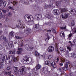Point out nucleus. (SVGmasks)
<instances>
[{
  "label": "nucleus",
  "instance_id": "nucleus-1",
  "mask_svg": "<svg viewBox=\"0 0 76 76\" xmlns=\"http://www.w3.org/2000/svg\"><path fill=\"white\" fill-rule=\"evenodd\" d=\"M61 60L63 63L65 64L64 67H63L64 71V70H68L69 68H68V64H67V60L64 61V58L61 59Z\"/></svg>",
  "mask_w": 76,
  "mask_h": 76
},
{
  "label": "nucleus",
  "instance_id": "nucleus-2",
  "mask_svg": "<svg viewBox=\"0 0 76 76\" xmlns=\"http://www.w3.org/2000/svg\"><path fill=\"white\" fill-rule=\"evenodd\" d=\"M20 75H22L25 74L24 70H26V68L25 67L22 66L20 68Z\"/></svg>",
  "mask_w": 76,
  "mask_h": 76
},
{
  "label": "nucleus",
  "instance_id": "nucleus-3",
  "mask_svg": "<svg viewBox=\"0 0 76 76\" xmlns=\"http://www.w3.org/2000/svg\"><path fill=\"white\" fill-rule=\"evenodd\" d=\"M54 48L53 46H50L49 47L48 49V51L49 53H52L54 51Z\"/></svg>",
  "mask_w": 76,
  "mask_h": 76
},
{
  "label": "nucleus",
  "instance_id": "nucleus-4",
  "mask_svg": "<svg viewBox=\"0 0 76 76\" xmlns=\"http://www.w3.org/2000/svg\"><path fill=\"white\" fill-rule=\"evenodd\" d=\"M28 22H32L34 20V17L32 15H29L27 17Z\"/></svg>",
  "mask_w": 76,
  "mask_h": 76
},
{
  "label": "nucleus",
  "instance_id": "nucleus-5",
  "mask_svg": "<svg viewBox=\"0 0 76 76\" xmlns=\"http://www.w3.org/2000/svg\"><path fill=\"white\" fill-rule=\"evenodd\" d=\"M0 41H5L6 42L8 41L6 37L4 35H1L0 37Z\"/></svg>",
  "mask_w": 76,
  "mask_h": 76
},
{
  "label": "nucleus",
  "instance_id": "nucleus-6",
  "mask_svg": "<svg viewBox=\"0 0 76 76\" xmlns=\"http://www.w3.org/2000/svg\"><path fill=\"white\" fill-rule=\"evenodd\" d=\"M53 13L54 15H60V11L58 10H53Z\"/></svg>",
  "mask_w": 76,
  "mask_h": 76
},
{
  "label": "nucleus",
  "instance_id": "nucleus-7",
  "mask_svg": "<svg viewBox=\"0 0 76 76\" xmlns=\"http://www.w3.org/2000/svg\"><path fill=\"white\" fill-rule=\"evenodd\" d=\"M51 65V66L53 68V69H54L56 67H57V65H56V63L55 62H53L52 63L50 64Z\"/></svg>",
  "mask_w": 76,
  "mask_h": 76
},
{
  "label": "nucleus",
  "instance_id": "nucleus-8",
  "mask_svg": "<svg viewBox=\"0 0 76 76\" xmlns=\"http://www.w3.org/2000/svg\"><path fill=\"white\" fill-rule=\"evenodd\" d=\"M3 6L4 7L5 6H6V2H5V1H3L1 0H0V4L1 6H2V5H3Z\"/></svg>",
  "mask_w": 76,
  "mask_h": 76
},
{
  "label": "nucleus",
  "instance_id": "nucleus-9",
  "mask_svg": "<svg viewBox=\"0 0 76 76\" xmlns=\"http://www.w3.org/2000/svg\"><path fill=\"white\" fill-rule=\"evenodd\" d=\"M7 55H3V57L1 59V61H3V62H4V60H7Z\"/></svg>",
  "mask_w": 76,
  "mask_h": 76
},
{
  "label": "nucleus",
  "instance_id": "nucleus-10",
  "mask_svg": "<svg viewBox=\"0 0 76 76\" xmlns=\"http://www.w3.org/2000/svg\"><path fill=\"white\" fill-rule=\"evenodd\" d=\"M42 70L44 74H47L48 73L47 68L44 67L42 69Z\"/></svg>",
  "mask_w": 76,
  "mask_h": 76
},
{
  "label": "nucleus",
  "instance_id": "nucleus-11",
  "mask_svg": "<svg viewBox=\"0 0 76 76\" xmlns=\"http://www.w3.org/2000/svg\"><path fill=\"white\" fill-rule=\"evenodd\" d=\"M23 60L25 61H29V57L27 56H24L23 57Z\"/></svg>",
  "mask_w": 76,
  "mask_h": 76
},
{
  "label": "nucleus",
  "instance_id": "nucleus-12",
  "mask_svg": "<svg viewBox=\"0 0 76 76\" xmlns=\"http://www.w3.org/2000/svg\"><path fill=\"white\" fill-rule=\"evenodd\" d=\"M31 31V30L30 29L27 28L26 29V30L24 32L26 34H29V33H30Z\"/></svg>",
  "mask_w": 76,
  "mask_h": 76
},
{
  "label": "nucleus",
  "instance_id": "nucleus-13",
  "mask_svg": "<svg viewBox=\"0 0 76 76\" xmlns=\"http://www.w3.org/2000/svg\"><path fill=\"white\" fill-rule=\"evenodd\" d=\"M60 50L61 53H64V52H65V51H66V48H64L61 47L60 48Z\"/></svg>",
  "mask_w": 76,
  "mask_h": 76
},
{
  "label": "nucleus",
  "instance_id": "nucleus-14",
  "mask_svg": "<svg viewBox=\"0 0 76 76\" xmlns=\"http://www.w3.org/2000/svg\"><path fill=\"white\" fill-rule=\"evenodd\" d=\"M3 63L4 62H3V61H1L0 64V70L1 69H3Z\"/></svg>",
  "mask_w": 76,
  "mask_h": 76
},
{
  "label": "nucleus",
  "instance_id": "nucleus-15",
  "mask_svg": "<svg viewBox=\"0 0 76 76\" xmlns=\"http://www.w3.org/2000/svg\"><path fill=\"white\" fill-rule=\"evenodd\" d=\"M65 54H66V55H68L69 56V57H72L73 56V53H70L69 54V52L68 51L66 52Z\"/></svg>",
  "mask_w": 76,
  "mask_h": 76
},
{
  "label": "nucleus",
  "instance_id": "nucleus-16",
  "mask_svg": "<svg viewBox=\"0 0 76 76\" xmlns=\"http://www.w3.org/2000/svg\"><path fill=\"white\" fill-rule=\"evenodd\" d=\"M66 60L67 61V64H69V67H71L72 68L73 67V65H72L71 63H70V61H68V60H66L65 59H64V61H65Z\"/></svg>",
  "mask_w": 76,
  "mask_h": 76
},
{
  "label": "nucleus",
  "instance_id": "nucleus-17",
  "mask_svg": "<svg viewBox=\"0 0 76 76\" xmlns=\"http://www.w3.org/2000/svg\"><path fill=\"white\" fill-rule=\"evenodd\" d=\"M14 72L15 75L18 73V68L17 67H14Z\"/></svg>",
  "mask_w": 76,
  "mask_h": 76
},
{
  "label": "nucleus",
  "instance_id": "nucleus-18",
  "mask_svg": "<svg viewBox=\"0 0 76 76\" xmlns=\"http://www.w3.org/2000/svg\"><path fill=\"white\" fill-rule=\"evenodd\" d=\"M71 12H72V14L73 15H76V11L75 10H71Z\"/></svg>",
  "mask_w": 76,
  "mask_h": 76
},
{
  "label": "nucleus",
  "instance_id": "nucleus-19",
  "mask_svg": "<svg viewBox=\"0 0 76 76\" xmlns=\"http://www.w3.org/2000/svg\"><path fill=\"white\" fill-rule=\"evenodd\" d=\"M36 68L37 70H38V69H40L41 68V65L39 64H37L36 67Z\"/></svg>",
  "mask_w": 76,
  "mask_h": 76
},
{
  "label": "nucleus",
  "instance_id": "nucleus-20",
  "mask_svg": "<svg viewBox=\"0 0 76 76\" xmlns=\"http://www.w3.org/2000/svg\"><path fill=\"white\" fill-rule=\"evenodd\" d=\"M63 58H62V57H60V58L58 57L57 58V61H56V63H58V61H59V60H61V63H63L62 61H61V59H63Z\"/></svg>",
  "mask_w": 76,
  "mask_h": 76
},
{
  "label": "nucleus",
  "instance_id": "nucleus-21",
  "mask_svg": "<svg viewBox=\"0 0 76 76\" xmlns=\"http://www.w3.org/2000/svg\"><path fill=\"white\" fill-rule=\"evenodd\" d=\"M68 16H69V15H68V14H65L64 15V16L62 15V17L64 19H66V18H67Z\"/></svg>",
  "mask_w": 76,
  "mask_h": 76
},
{
  "label": "nucleus",
  "instance_id": "nucleus-22",
  "mask_svg": "<svg viewBox=\"0 0 76 76\" xmlns=\"http://www.w3.org/2000/svg\"><path fill=\"white\" fill-rule=\"evenodd\" d=\"M45 64H47L48 66H50L51 64V62L50 61H46L45 62Z\"/></svg>",
  "mask_w": 76,
  "mask_h": 76
},
{
  "label": "nucleus",
  "instance_id": "nucleus-23",
  "mask_svg": "<svg viewBox=\"0 0 76 76\" xmlns=\"http://www.w3.org/2000/svg\"><path fill=\"white\" fill-rule=\"evenodd\" d=\"M15 52H16V50H13V51H10L9 52V53L10 54H15Z\"/></svg>",
  "mask_w": 76,
  "mask_h": 76
},
{
  "label": "nucleus",
  "instance_id": "nucleus-24",
  "mask_svg": "<svg viewBox=\"0 0 76 76\" xmlns=\"http://www.w3.org/2000/svg\"><path fill=\"white\" fill-rule=\"evenodd\" d=\"M12 73V72L11 71H10L9 72H7L6 71H5L4 72L5 74H6L7 75H9V76L11 75V73Z\"/></svg>",
  "mask_w": 76,
  "mask_h": 76
},
{
  "label": "nucleus",
  "instance_id": "nucleus-25",
  "mask_svg": "<svg viewBox=\"0 0 76 76\" xmlns=\"http://www.w3.org/2000/svg\"><path fill=\"white\" fill-rule=\"evenodd\" d=\"M47 18L49 19H52L53 18V17L51 15H47Z\"/></svg>",
  "mask_w": 76,
  "mask_h": 76
},
{
  "label": "nucleus",
  "instance_id": "nucleus-26",
  "mask_svg": "<svg viewBox=\"0 0 76 76\" xmlns=\"http://www.w3.org/2000/svg\"><path fill=\"white\" fill-rule=\"evenodd\" d=\"M34 50V47L29 46L27 50V51H32Z\"/></svg>",
  "mask_w": 76,
  "mask_h": 76
},
{
  "label": "nucleus",
  "instance_id": "nucleus-27",
  "mask_svg": "<svg viewBox=\"0 0 76 76\" xmlns=\"http://www.w3.org/2000/svg\"><path fill=\"white\" fill-rule=\"evenodd\" d=\"M61 13H63V12H66V11H67V9L65 8L61 9Z\"/></svg>",
  "mask_w": 76,
  "mask_h": 76
},
{
  "label": "nucleus",
  "instance_id": "nucleus-28",
  "mask_svg": "<svg viewBox=\"0 0 76 76\" xmlns=\"http://www.w3.org/2000/svg\"><path fill=\"white\" fill-rule=\"evenodd\" d=\"M60 35L62 37H64L65 35H64V32L62 31L61 32Z\"/></svg>",
  "mask_w": 76,
  "mask_h": 76
},
{
  "label": "nucleus",
  "instance_id": "nucleus-29",
  "mask_svg": "<svg viewBox=\"0 0 76 76\" xmlns=\"http://www.w3.org/2000/svg\"><path fill=\"white\" fill-rule=\"evenodd\" d=\"M14 34V32L13 31H11L9 33V35L11 37H13V34Z\"/></svg>",
  "mask_w": 76,
  "mask_h": 76
},
{
  "label": "nucleus",
  "instance_id": "nucleus-30",
  "mask_svg": "<svg viewBox=\"0 0 76 76\" xmlns=\"http://www.w3.org/2000/svg\"><path fill=\"white\" fill-rule=\"evenodd\" d=\"M72 36V34L71 33L69 34L68 37V39H71V37Z\"/></svg>",
  "mask_w": 76,
  "mask_h": 76
},
{
  "label": "nucleus",
  "instance_id": "nucleus-31",
  "mask_svg": "<svg viewBox=\"0 0 76 76\" xmlns=\"http://www.w3.org/2000/svg\"><path fill=\"white\" fill-rule=\"evenodd\" d=\"M35 56L36 57H39V53L37 51H35Z\"/></svg>",
  "mask_w": 76,
  "mask_h": 76
},
{
  "label": "nucleus",
  "instance_id": "nucleus-32",
  "mask_svg": "<svg viewBox=\"0 0 76 76\" xmlns=\"http://www.w3.org/2000/svg\"><path fill=\"white\" fill-rule=\"evenodd\" d=\"M37 18L38 20L41 19L42 18V15H39L38 16H37Z\"/></svg>",
  "mask_w": 76,
  "mask_h": 76
},
{
  "label": "nucleus",
  "instance_id": "nucleus-33",
  "mask_svg": "<svg viewBox=\"0 0 76 76\" xmlns=\"http://www.w3.org/2000/svg\"><path fill=\"white\" fill-rule=\"evenodd\" d=\"M39 27V24H37L35 25V28H36V29H38V28Z\"/></svg>",
  "mask_w": 76,
  "mask_h": 76
},
{
  "label": "nucleus",
  "instance_id": "nucleus-34",
  "mask_svg": "<svg viewBox=\"0 0 76 76\" xmlns=\"http://www.w3.org/2000/svg\"><path fill=\"white\" fill-rule=\"evenodd\" d=\"M25 47L26 49V50H28V49L29 48V45H28V44H27L25 46Z\"/></svg>",
  "mask_w": 76,
  "mask_h": 76
},
{
  "label": "nucleus",
  "instance_id": "nucleus-35",
  "mask_svg": "<svg viewBox=\"0 0 76 76\" xmlns=\"http://www.w3.org/2000/svg\"><path fill=\"white\" fill-rule=\"evenodd\" d=\"M17 61H18L17 58H16L14 57L13 58V61L14 62H16Z\"/></svg>",
  "mask_w": 76,
  "mask_h": 76
},
{
  "label": "nucleus",
  "instance_id": "nucleus-36",
  "mask_svg": "<svg viewBox=\"0 0 76 76\" xmlns=\"http://www.w3.org/2000/svg\"><path fill=\"white\" fill-rule=\"evenodd\" d=\"M16 53L18 54H22V51L18 50L16 52Z\"/></svg>",
  "mask_w": 76,
  "mask_h": 76
},
{
  "label": "nucleus",
  "instance_id": "nucleus-37",
  "mask_svg": "<svg viewBox=\"0 0 76 76\" xmlns=\"http://www.w3.org/2000/svg\"><path fill=\"white\" fill-rule=\"evenodd\" d=\"M8 57L9 61H10V63H12V58H10V56H8Z\"/></svg>",
  "mask_w": 76,
  "mask_h": 76
},
{
  "label": "nucleus",
  "instance_id": "nucleus-38",
  "mask_svg": "<svg viewBox=\"0 0 76 76\" xmlns=\"http://www.w3.org/2000/svg\"><path fill=\"white\" fill-rule=\"evenodd\" d=\"M45 25H49V26H51V23L50 22H48L47 23H45Z\"/></svg>",
  "mask_w": 76,
  "mask_h": 76
},
{
  "label": "nucleus",
  "instance_id": "nucleus-39",
  "mask_svg": "<svg viewBox=\"0 0 76 76\" xmlns=\"http://www.w3.org/2000/svg\"><path fill=\"white\" fill-rule=\"evenodd\" d=\"M59 70V71H61V72H64V69H63V67H62L61 68H59L58 69Z\"/></svg>",
  "mask_w": 76,
  "mask_h": 76
},
{
  "label": "nucleus",
  "instance_id": "nucleus-40",
  "mask_svg": "<svg viewBox=\"0 0 76 76\" xmlns=\"http://www.w3.org/2000/svg\"><path fill=\"white\" fill-rule=\"evenodd\" d=\"M72 58H76V54L75 53H72Z\"/></svg>",
  "mask_w": 76,
  "mask_h": 76
},
{
  "label": "nucleus",
  "instance_id": "nucleus-41",
  "mask_svg": "<svg viewBox=\"0 0 76 76\" xmlns=\"http://www.w3.org/2000/svg\"><path fill=\"white\" fill-rule=\"evenodd\" d=\"M9 45H10L11 47H12L13 45V42H10L9 43Z\"/></svg>",
  "mask_w": 76,
  "mask_h": 76
},
{
  "label": "nucleus",
  "instance_id": "nucleus-42",
  "mask_svg": "<svg viewBox=\"0 0 76 76\" xmlns=\"http://www.w3.org/2000/svg\"><path fill=\"white\" fill-rule=\"evenodd\" d=\"M12 4L14 5V6H15V4H17V2H16V1H14L13 2Z\"/></svg>",
  "mask_w": 76,
  "mask_h": 76
},
{
  "label": "nucleus",
  "instance_id": "nucleus-43",
  "mask_svg": "<svg viewBox=\"0 0 76 76\" xmlns=\"http://www.w3.org/2000/svg\"><path fill=\"white\" fill-rule=\"evenodd\" d=\"M66 26H65V27H62L60 28L61 29H66Z\"/></svg>",
  "mask_w": 76,
  "mask_h": 76
},
{
  "label": "nucleus",
  "instance_id": "nucleus-44",
  "mask_svg": "<svg viewBox=\"0 0 76 76\" xmlns=\"http://www.w3.org/2000/svg\"><path fill=\"white\" fill-rule=\"evenodd\" d=\"M27 17H28V15H25V16H24V18H25V20L26 21H28L27 19H26V18H27Z\"/></svg>",
  "mask_w": 76,
  "mask_h": 76
},
{
  "label": "nucleus",
  "instance_id": "nucleus-45",
  "mask_svg": "<svg viewBox=\"0 0 76 76\" xmlns=\"http://www.w3.org/2000/svg\"><path fill=\"white\" fill-rule=\"evenodd\" d=\"M67 48L69 51L72 50V48L70 47H67Z\"/></svg>",
  "mask_w": 76,
  "mask_h": 76
},
{
  "label": "nucleus",
  "instance_id": "nucleus-46",
  "mask_svg": "<svg viewBox=\"0 0 76 76\" xmlns=\"http://www.w3.org/2000/svg\"><path fill=\"white\" fill-rule=\"evenodd\" d=\"M50 3L51 4H53V3H54V0H50Z\"/></svg>",
  "mask_w": 76,
  "mask_h": 76
},
{
  "label": "nucleus",
  "instance_id": "nucleus-47",
  "mask_svg": "<svg viewBox=\"0 0 76 76\" xmlns=\"http://www.w3.org/2000/svg\"><path fill=\"white\" fill-rule=\"evenodd\" d=\"M42 57V58L45 59V55H41Z\"/></svg>",
  "mask_w": 76,
  "mask_h": 76
},
{
  "label": "nucleus",
  "instance_id": "nucleus-48",
  "mask_svg": "<svg viewBox=\"0 0 76 76\" xmlns=\"http://www.w3.org/2000/svg\"><path fill=\"white\" fill-rule=\"evenodd\" d=\"M18 51H23V49L22 48H18Z\"/></svg>",
  "mask_w": 76,
  "mask_h": 76
},
{
  "label": "nucleus",
  "instance_id": "nucleus-49",
  "mask_svg": "<svg viewBox=\"0 0 76 76\" xmlns=\"http://www.w3.org/2000/svg\"><path fill=\"white\" fill-rule=\"evenodd\" d=\"M7 60L6 61H7V63L8 64H9V63H10V61H9V59H7L6 60Z\"/></svg>",
  "mask_w": 76,
  "mask_h": 76
},
{
  "label": "nucleus",
  "instance_id": "nucleus-50",
  "mask_svg": "<svg viewBox=\"0 0 76 76\" xmlns=\"http://www.w3.org/2000/svg\"><path fill=\"white\" fill-rule=\"evenodd\" d=\"M52 4H50L49 5L47 6V7H52Z\"/></svg>",
  "mask_w": 76,
  "mask_h": 76
},
{
  "label": "nucleus",
  "instance_id": "nucleus-51",
  "mask_svg": "<svg viewBox=\"0 0 76 76\" xmlns=\"http://www.w3.org/2000/svg\"><path fill=\"white\" fill-rule=\"evenodd\" d=\"M15 38L17 39H21V37L19 36H15Z\"/></svg>",
  "mask_w": 76,
  "mask_h": 76
},
{
  "label": "nucleus",
  "instance_id": "nucleus-52",
  "mask_svg": "<svg viewBox=\"0 0 76 76\" xmlns=\"http://www.w3.org/2000/svg\"><path fill=\"white\" fill-rule=\"evenodd\" d=\"M75 23V21L73 20L72 21L71 25H72V26H74V24Z\"/></svg>",
  "mask_w": 76,
  "mask_h": 76
},
{
  "label": "nucleus",
  "instance_id": "nucleus-53",
  "mask_svg": "<svg viewBox=\"0 0 76 76\" xmlns=\"http://www.w3.org/2000/svg\"><path fill=\"white\" fill-rule=\"evenodd\" d=\"M60 1H57L56 2V5H57V6H58V4H60Z\"/></svg>",
  "mask_w": 76,
  "mask_h": 76
},
{
  "label": "nucleus",
  "instance_id": "nucleus-54",
  "mask_svg": "<svg viewBox=\"0 0 76 76\" xmlns=\"http://www.w3.org/2000/svg\"><path fill=\"white\" fill-rule=\"evenodd\" d=\"M19 26L20 28H22V24H19Z\"/></svg>",
  "mask_w": 76,
  "mask_h": 76
},
{
  "label": "nucleus",
  "instance_id": "nucleus-55",
  "mask_svg": "<svg viewBox=\"0 0 76 76\" xmlns=\"http://www.w3.org/2000/svg\"><path fill=\"white\" fill-rule=\"evenodd\" d=\"M8 15L9 16H12V13L10 12H9L8 14Z\"/></svg>",
  "mask_w": 76,
  "mask_h": 76
},
{
  "label": "nucleus",
  "instance_id": "nucleus-56",
  "mask_svg": "<svg viewBox=\"0 0 76 76\" xmlns=\"http://www.w3.org/2000/svg\"><path fill=\"white\" fill-rule=\"evenodd\" d=\"M56 52H57V53H60V51H58V49H57L56 50Z\"/></svg>",
  "mask_w": 76,
  "mask_h": 76
},
{
  "label": "nucleus",
  "instance_id": "nucleus-57",
  "mask_svg": "<svg viewBox=\"0 0 76 76\" xmlns=\"http://www.w3.org/2000/svg\"><path fill=\"white\" fill-rule=\"evenodd\" d=\"M52 58V57H51V56H49L48 57V59H49V60H50Z\"/></svg>",
  "mask_w": 76,
  "mask_h": 76
},
{
  "label": "nucleus",
  "instance_id": "nucleus-58",
  "mask_svg": "<svg viewBox=\"0 0 76 76\" xmlns=\"http://www.w3.org/2000/svg\"><path fill=\"white\" fill-rule=\"evenodd\" d=\"M8 8L10 9H11V10H12L13 9V7H12L9 6L8 7Z\"/></svg>",
  "mask_w": 76,
  "mask_h": 76
},
{
  "label": "nucleus",
  "instance_id": "nucleus-59",
  "mask_svg": "<svg viewBox=\"0 0 76 76\" xmlns=\"http://www.w3.org/2000/svg\"><path fill=\"white\" fill-rule=\"evenodd\" d=\"M59 64L60 66H62L63 65V64L62 63H60Z\"/></svg>",
  "mask_w": 76,
  "mask_h": 76
},
{
  "label": "nucleus",
  "instance_id": "nucleus-60",
  "mask_svg": "<svg viewBox=\"0 0 76 76\" xmlns=\"http://www.w3.org/2000/svg\"><path fill=\"white\" fill-rule=\"evenodd\" d=\"M74 65L76 67V61L74 62Z\"/></svg>",
  "mask_w": 76,
  "mask_h": 76
},
{
  "label": "nucleus",
  "instance_id": "nucleus-61",
  "mask_svg": "<svg viewBox=\"0 0 76 76\" xmlns=\"http://www.w3.org/2000/svg\"><path fill=\"white\" fill-rule=\"evenodd\" d=\"M10 66L7 67V70H10Z\"/></svg>",
  "mask_w": 76,
  "mask_h": 76
},
{
  "label": "nucleus",
  "instance_id": "nucleus-62",
  "mask_svg": "<svg viewBox=\"0 0 76 76\" xmlns=\"http://www.w3.org/2000/svg\"><path fill=\"white\" fill-rule=\"evenodd\" d=\"M76 42V39H74L73 41V43H74V44H75V42Z\"/></svg>",
  "mask_w": 76,
  "mask_h": 76
},
{
  "label": "nucleus",
  "instance_id": "nucleus-63",
  "mask_svg": "<svg viewBox=\"0 0 76 76\" xmlns=\"http://www.w3.org/2000/svg\"><path fill=\"white\" fill-rule=\"evenodd\" d=\"M23 4H26V3H27V2H26V1H24L23 2Z\"/></svg>",
  "mask_w": 76,
  "mask_h": 76
},
{
  "label": "nucleus",
  "instance_id": "nucleus-64",
  "mask_svg": "<svg viewBox=\"0 0 76 76\" xmlns=\"http://www.w3.org/2000/svg\"><path fill=\"white\" fill-rule=\"evenodd\" d=\"M2 11L4 13H6V11L4 9L2 10Z\"/></svg>",
  "mask_w": 76,
  "mask_h": 76
}]
</instances>
